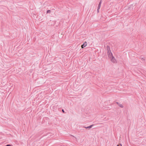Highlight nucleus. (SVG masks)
Returning a JSON list of instances; mask_svg holds the SVG:
<instances>
[{
    "instance_id": "7ed1b4c3",
    "label": "nucleus",
    "mask_w": 146,
    "mask_h": 146,
    "mask_svg": "<svg viewBox=\"0 0 146 146\" xmlns=\"http://www.w3.org/2000/svg\"><path fill=\"white\" fill-rule=\"evenodd\" d=\"M107 53H108V55L109 57H111V56H113L112 54V52H111V51H110V52H108Z\"/></svg>"
},
{
    "instance_id": "0eeeda50",
    "label": "nucleus",
    "mask_w": 146,
    "mask_h": 146,
    "mask_svg": "<svg viewBox=\"0 0 146 146\" xmlns=\"http://www.w3.org/2000/svg\"><path fill=\"white\" fill-rule=\"evenodd\" d=\"M51 12V11L50 10H48L46 11V13H50Z\"/></svg>"
},
{
    "instance_id": "1a4fd4ad",
    "label": "nucleus",
    "mask_w": 146,
    "mask_h": 146,
    "mask_svg": "<svg viewBox=\"0 0 146 146\" xmlns=\"http://www.w3.org/2000/svg\"><path fill=\"white\" fill-rule=\"evenodd\" d=\"M119 106L121 108H123V105L122 104H119Z\"/></svg>"
},
{
    "instance_id": "9b49d317",
    "label": "nucleus",
    "mask_w": 146,
    "mask_h": 146,
    "mask_svg": "<svg viewBox=\"0 0 146 146\" xmlns=\"http://www.w3.org/2000/svg\"><path fill=\"white\" fill-rule=\"evenodd\" d=\"M6 146H11V145H7Z\"/></svg>"
},
{
    "instance_id": "9d476101",
    "label": "nucleus",
    "mask_w": 146,
    "mask_h": 146,
    "mask_svg": "<svg viewBox=\"0 0 146 146\" xmlns=\"http://www.w3.org/2000/svg\"><path fill=\"white\" fill-rule=\"evenodd\" d=\"M117 146H122L121 144H119L118 145H117Z\"/></svg>"
},
{
    "instance_id": "f03ea898",
    "label": "nucleus",
    "mask_w": 146,
    "mask_h": 146,
    "mask_svg": "<svg viewBox=\"0 0 146 146\" xmlns=\"http://www.w3.org/2000/svg\"><path fill=\"white\" fill-rule=\"evenodd\" d=\"M111 61L113 63H115L116 62V60H115L114 57L113 56H112Z\"/></svg>"
},
{
    "instance_id": "f8f14e48",
    "label": "nucleus",
    "mask_w": 146,
    "mask_h": 146,
    "mask_svg": "<svg viewBox=\"0 0 146 146\" xmlns=\"http://www.w3.org/2000/svg\"><path fill=\"white\" fill-rule=\"evenodd\" d=\"M62 111L63 112V113L64 112V110H62Z\"/></svg>"
},
{
    "instance_id": "423d86ee",
    "label": "nucleus",
    "mask_w": 146,
    "mask_h": 146,
    "mask_svg": "<svg viewBox=\"0 0 146 146\" xmlns=\"http://www.w3.org/2000/svg\"><path fill=\"white\" fill-rule=\"evenodd\" d=\"M101 3H102V1L101 0L98 4V9H99L100 8Z\"/></svg>"
},
{
    "instance_id": "ddd939ff",
    "label": "nucleus",
    "mask_w": 146,
    "mask_h": 146,
    "mask_svg": "<svg viewBox=\"0 0 146 146\" xmlns=\"http://www.w3.org/2000/svg\"><path fill=\"white\" fill-rule=\"evenodd\" d=\"M99 9H98H98H97L98 12H99Z\"/></svg>"
},
{
    "instance_id": "f257e3e1",
    "label": "nucleus",
    "mask_w": 146,
    "mask_h": 146,
    "mask_svg": "<svg viewBox=\"0 0 146 146\" xmlns=\"http://www.w3.org/2000/svg\"><path fill=\"white\" fill-rule=\"evenodd\" d=\"M87 44V43L86 42H84L83 44H82L81 46L82 48H84V47L86 46Z\"/></svg>"
},
{
    "instance_id": "20e7f679",
    "label": "nucleus",
    "mask_w": 146,
    "mask_h": 146,
    "mask_svg": "<svg viewBox=\"0 0 146 146\" xmlns=\"http://www.w3.org/2000/svg\"><path fill=\"white\" fill-rule=\"evenodd\" d=\"M106 48H107V51L108 52H110V47L108 46L107 45L106 46Z\"/></svg>"
},
{
    "instance_id": "6e6552de",
    "label": "nucleus",
    "mask_w": 146,
    "mask_h": 146,
    "mask_svg": "<svg viewBox=\"0 0 146 146\" xmlns=\"http://www.w3.org/2000/svg\"><path fill=\"white\" fill-rule=\"evenodd\" d=\"M92 125H90V126H88V127H86V128H91L92 127Z\"/></svg>"
},
{
    "instance_id": "39448f33",
    "label": "nucleus",
    "mask_w": 146,
    "mask_h": 146,
    "mask_svg": "<svg viewBox=\"0 0 146 146\" xmlns=\"http://www.w3.org/2000/svg\"><path fill=\"white\" fill-rule=\"evenodd\" d=\"M139 58L141 59L142 61H145V59L142 56H140L139 57Z\"/></svg>"
}]
</instances>
